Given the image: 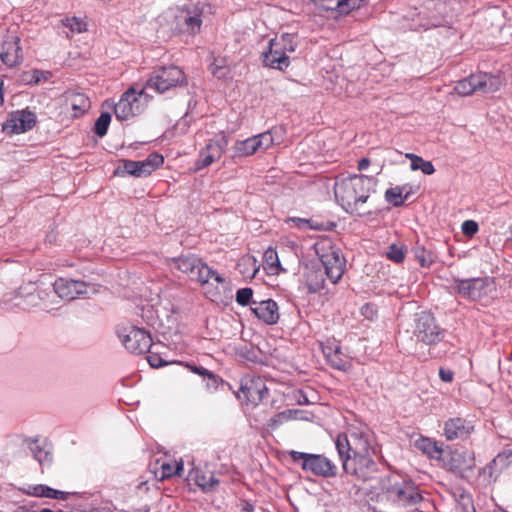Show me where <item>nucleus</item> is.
Wrapping results in <instances>:
<instances>
[{"label":"nucleus","instance_id":"1","mask_svg":"<svg viewBox=\"0 0 512 512\" xmlns=\"http://www.w3.org/2000/svg\"><path fill=\"white\" fill-rule=\"evenodd\" d=\"M377 179L366 175H353L337 180L334 195L337 203L351 215L363 217L371 214L367 202L375 193Z\"/></svg>","mask_w":512,"mask_h":512},{"label":"nucleus","instance_id":"2","mask_svg":"<svg viewBox=\"0 0 512 512\" xmlns=\"http://www.w3.org/2000/svg\"><path fill=\"white\" fill-rule=\"evenodd\" d=\"M372 441L371 430L366 425H357L351 426L346 433L339 434L335 440V447L339 458L376 453Z\"/></svg>","mask_w":512,"mask_h":512},{"label":"nucleus","instance_id":"3","mask_svg":"<svg viewBox=\"0 0 512 512\" xmlns=\"http://www.w3.org/2000/svg\"><path fill=\"white\" fill-rule=\"evenodd\" d=\"M298 37L295 34L283 33L269 40L268 47L262 52L261 58L265 67L284 71L290 66L289 53L295 52Z\"/></svg>","mask_w":512,"mask_h":512},{"label":"nucleus","instance_id":"4","mask_svg":"<svg viewBox=\"0 0 512 512\" xmlns=\"http://www.w3.org/2000/svg\"><path fill=\"white\" fill-rule=\"evenodd\" d=\"M453 289L465 299L479 301L484 304L497 297L496 283L491 277L455 279Z\"/></svg>","mask_w":512,"mask_h":512},{"label":"nucleus","instance_id":"5","mask_svg":"<svg viewBox=\"0 0 512 512\" xmlns=\"http://www.w3.org/2000/svg\"><path fill=\"white\" fill-rule=\"evenodd\" d=\"M174 267L187 274L190 279L196 280L202 285L214 279L217 283L223 284L225 279L215 270L210 268L201 258L190 254L173 259Z\"/></svg>","mask_w":512,"mask_h":512},{"label":"nucleus","instance_id":"6","mask_svg":"<svg viewBox=\"0 0 512 512\" xmlns=\"http://www.w3.org/2000/svg\"><path fill=\"white\" fill-rule=\"evenodd\" d=\"M185 84L186 76L178 66H158L151 72L143 89H151L157 93H164Z\"/></svg>","mask_w":512,"mask_h":512},{"label":"nucleus","instance_id":"7","mask_svg":"<svg viewBox=\"0 0 512 512\" xmlns=\"http://www.w3.org/2000/svg\"><path fill=\"white\" fill-rule=\"evenodd\" d=\"M413 337L418 343L432 346L444 339L445 330L440 327L431 313L422 311L414 315Z\"/></svg>","mask_w":512,"mask_h":512},{"label":"nucleus","instance_id":"8","mask_svg":"<svg viewBox=\"0 0 512 512\" xmlns=\"http://www.w3.org/2000/svg\"><path fill=\"white\" fill-rule=\"evenodd\" d=\"M501 85L502 78L499 75L476 73L458 81L453 92L459 96H469L475 92L494 93Z\"/></svg>","mask_w":512,"mask_h":512},{"label":"nucleus","instance_id":"9","mask_svg":"<svg viewBox=\"0 0 512 512\" xmlns=\"http://www.w3.org/2000/svg\"><path fill=\"white\" fill-rule=\"evenodd\" d=\"M294 463L300 464L301 468L316 476L325 478L334 477L337 474L336 465L327 457L320 454H310L291 450L288 452Z\"/></svg>","mask_w":512,"mask_h":512},{"label":"nucleus","instance_id":"10","mask_svg":"<svg viewBox=\"0 0 512 512\" xmlns=\"http://www.w3.org/2000/svg\"><path fill=\"white\" fill-rule=\"evenodd\" d=\"M376 453H367L340 458L346 474L357 480L366 482L374 479L379 470V464L374 460Z\"/></svg>","mask_w":512,"mask_h":512},{"label":"nucleus","instance_id":"11","mask_svg":"<svg viewBox=\"0 0 512 512\" xmlns=\"http://www.w3.org/2000/svg\"><path fill=\"white\" fill-rule=\"evenodd\" d=\"M389 485L385 487L390 500L402 506H415L422 500L418 488L411 482L399 476L388 478Z\"/></svg>","mask_w":512,"mask_h":512},{"label":"nucleus","instance_id":"12","mask_svg":"<svg viewBox=\"0 0 512 512\" xmlns=\"http://www.w3.org/2000/svg\"><path fill=\"white\" fill-rule=\"evenodd\" d=\"M447 10V5L444 0H425L417 13V20L415 27H421L425 30L442 26L444 23V15Z\"/></svg>","mask_w":512,"mask_h":512},{"label":"nucleus","instance_id":"13","mask_svg":"<svg viewBox=\"0 0 512 512\" xmlns=\"http://www.w3.org/2000/svg\"><path fill=\"white\" fill-rule=\"evenodd\" d=\"M118 335L122 344L130 353L140 355L150 352L152 337L145 329L126 326L118 331Z\"/></svg>","mask_w":512,"mask_h":512},{"label":"nucleus","instance_id":"14","mask_svg":"<svg viewBox=\"0 0 512 512\" xmlns=\"http://www.w3.org/2000/svg\"><path fill=\"white\" fill-rule=\"evenodd\" d=\"M54 292L67 301L76 299L77 297H89L98 292L97 285L86 283L82 280H74L69 278H59L53 284Z\"/></svg>","mask_w":512,"mask_h":512},{"label":"nucleus","instance_id":"15","mask_svg":"<svg viewBox=\"0 0 512 512\" xmlns=\"http://www.w3.org/2000/svg\"><path fill=\"white\" fill-rule=\"evenodd\" d=\"M144 95V89L137 92L133 87L124 92L114 105V114L118 120H127L139 112V98Z\"/></svg>","mask_w":512,"mask_h":512},{"label":"nucleus","instance_id":"16","mask_svg":"<svg viewBox=\"0 0 512 512\" xmlns=\"http://www.w3.org/2000/svg\"><path fill=\"white\" fill-rule=\"evenodd\" d=\"M164 163V158L161 154L151 153L145 160L123 161V173L135 177H144L150 175L154 170L159 168Z\"/></svg>","mask_w":512,"mask_h":512},{"label":"nucleus","instance_id":"17","mask_svg":"<svg viewBox=\"0 0 512 512\" xmlns=\"http://www.w3.org/2000/svg\"><path fill=\"white\" fill-rule=\"evenodd\" d=\"M268 394L265 382L260 377H245L241 381L238 397L247 403L258 405Z\"/></svg>","mask_w":512,"mask_h":512},{"label":"nucleus","instance_id":"18","mask_svg":"<svg viewBox=\"0 0 512 512\" xmlns=\"http://www.w3.org/2000/svg\"><path fill=\"white\" fill-rule=\"evenodd\" d=\"M320 261L327 278L336 284L342 278L345 269V259L340 256L339 250L331 247L320 255Z\"/></svg>","mask_w":512,"mask_h":512},{"label":"nucleus","instance_id":"19","mask_svg":"<svg viewBox=\"0 0 512 512\" xmlns=\"http://www.w3.org/2000/svg\"><path fill=\"white\" fill-rule=\"evenodd\" d=\"M202 3L184 5L177 16L184 25V31L190 34L200 32L202 26V15L205 9Z\"/></svg>","mask_w":512,"mask_h":512},{"label":"nucleus","instance_id":"20","mask_svg":"<svg viewBox=\"0 0 512 512\" xmlns=\"http://www.w3.org/2000/svg\"><path fill=\"white\" fill-rule=\"evenodd\" d=\"M36 124L35 113L28 110L13 112L3 124V131L11 134H20L31 130Z\"/></svg>","mask_w":512,"mask_h":512},{"label":"nucleus","instance_id":"21","mask_svg":"<svg viewBox=\"0 0 512 512\" xmlns=\"http://www.w3.org/2000/svg\"><path fill=\"white\" fill-rule=\"evenodd\" d=\"M19 42L18 36L7 34L0 44V59L8 67H15L22 63L23 57Z\"/></svg>","mask_w":512,"mask_h":512},{"label":"nucleus","instance_id":"22","mask_svg":"<svg viewBox=\"0 0 512 512\" xmlns=\"http://www.w3.org/2000/svg\"><path fill=\"white\" fill-rule=\"evenodd\" d=\"M227 146L228 139L225 136L216 140H210L200 151L199 158L196 162L197 168L202 169L208 167L216 160H219Z\"/></svg>","mask_w":512,"mask_h":512},{"label":"nucleus","instance_id":"23","mask_svg":"<svg viewBox=\"0 0 512 512\" xmlns=\"http://www.w3.org/2000/svg\"><path fill=\"white\" fill-rule=\"evenodd\" d=\"M474 431L471 421L456 417L447 420L444 424V435L447 440L465 439Z\"/></svg>","mask_w":512,"mask_h":512},{"label":"nucleus","instance_id":"24","mask_svg":"<svg viewBox=\"0 0 512 512\" xmlns=\"http://www.w3.org/2000/svg\"><path fill=\"white\" fill-rule=\"evenodd\" d=\"M512 463V449H504L488 465L482 468L481 474L495 482L500 473Z\"/></svg>","mask_w":512,"mask_h":512},{"label":"nucleus","instance_id":"25","mask_svg":"<svg viewBox=\"0 0 512 512\" xmlns=\"http://www.w3.org/2000/svg\"><path fill=\"white\" fill-rule=\"evenodd\" d=\"M252 312L256 315V317L266 324L272 325L277 323L279 320V311L277 303L272 300H263V301H253Z\"/></svg>","mask_w":512,"mask_h":512},{"label":"nucleus","instance_id":"26","mask_svg":"<svg viewBox=\"0 0 512 512\" xmlns=\"http://www.w3.org/2000/svg\"><path fill=\"white\" fill-rule=\"evenodd\" d=\"M323 353L327 362L335 369L346 370L350 367L348 356L342 351L339 344L333 343L323 346Z\"/></svg>","mask_w":512,"mask_h":512},{"label":"nucleus","instance_id":"27","mask_svg":"<svg viewBox=\"0 0 512 512\" xmlns=\"http://www.w3.org/2000/svg\"><path fill=\"white\" fill-rule=\"evenodd\" d=\"M13 300H15V306L22 309H30L39 304L40 295L36 293L35 285L30 283L25 287H20L19 290L15 292Z\"/></svg>","mask_w":512,"mask_h":512},{"label":"nucleus","instance_id":"28","mask_svg":"<svg viewBox=\"0 0 512 512\" xmlns=\"http://www.w3.org/2000/svg\"><path fill=\"white\" fill-rule=\"evenodd\" d=\"M65 105L73 111V117L77 118L90 108L89 98L81 92L69 90L65 93Z\"/></svg>","mask_w":512,"mask_h":512},{"label":"nucleus","instance_id":"29","mask_svg":"<svg viewBox=\"0 0 512 512\" xmlns=\"http://www.w3.org/2000/svg\"><path fill=\"white\" fill-rule=\"evenodd\" d=\"M451 461L453 467L460 472L472 471L476 466L475 454L468 449L455 450L452 453Z\"/></svg>","mask_w":512,"mask_h":512},{"label":"nucleus","instance_id":"30","mask_svg":"<svg viewBox=\"0 0 512 512\" xmlns=\"http://www.w3.org/2000/svg\"><path fill=\"white\" fill-rule=\"evenodd\" d=\"M189 477L195 481L204 492L214 491L219 485V479L212 472H203L200 469H193Z\"/></svg>","mask_w":512,"mask_h":512},{"label":"nucleus","instance_id":"31","mask_svg":"<svg viewBox=\"0 0 512 512\" xmlns=\"http://www.w3.org/2000/svg\"><path fill=\"white\" fill-rule=\"evenodd\" d=\"M26 494L34 497H45L50 499L65 500L68 493L56 490L44 484L30 486Z\"/></svg>","mask_w":512,"mask_h":512},{"label":"nucleus","instance_id":"32","mask_svg":"<svg viewBox=\"0 0 512 512\" xmlns=\"http://www.w3.org/2000/svg\"><path fill=\"white\" fill-rule=\"evenodd\" d=\"M324 274L325 272H323L320 268L308 269V271L305 273V281L309 292L316 293L324 287Z\"/></svg>","mask_w":512,"mask_h":512},{"label":"nucleus","instance_id":"33","mask_svg":"<svg viewBox=\"0 0 512 512\" xmlns=\"http://www.w3.org/2000/svg\"><path fill=\"white\" fill-rule=\"evenodd\" d=\"M259 151L256 138L250 137L242 141H237L233 146L234 157H247Z\"/></svg>","mask_w":512,"mask_h":512},{"label":"nucleus","instance_id":"34","mask_svg":"<svg viewBox=\"0 0 512 512\" xmlns=\"http://www.w3.org/2000/svg\"><path fill=\"white\" fill-rule=\"evenodd\" d=\"M413 253L422 267H430L437 259V255L434 251L419 243H416L415 247L413 248Z\"/></svg>","mask_w":512,"mask_h":512},{"label":"nucleus","instance_id":"35","mask_svg":"<svg viewBox=\"0 0 512 512\" xmlns=\"http://www.w3.org/2000/svg\"><path fill=\"white\" fill-rule=\"evenodd\" d=\"M406 157L411 160L410 167L413 171L421 170L425 175H432L435 172L431 161H426L422 157L412 153H407Z\"/></svg>","mask_w":512,"mask_h":512},{"label":"nucleus","instance_id":"36","mask_svg":"<svg viewBox=\"0 0 512 512\" xmlns=\"http://www.w3.org/2000/svg\"><path fill=\"white\" fill-rule=\"evenodd\" d=\"M264 263L271 274H279L280 271H285L281 267L277 251L272 247L265 251Z\"/></svg>","mask_w":512,"mask_h":512},{"label":"nucleus","instance_id":"37","mask_svg":"<svg viewBox=\"0 0 512 512\" xmlns=\"http://www.w3.org/2000/svg\"><path fill=\"white\" fill-rule=\"evenodd\" d=\"M404 187L396 186L386 190L385 199L388 203L395 207L402 206L404 201L408 198V193L403 195Z\"/></svg>","mask_w":512,"mask_h":512},{"label":"nucleus","instance_id":"38","mask_svg":"<svg viewBox=\"0 0 512 512\" xmlns=\"http://www.w3.org/2000/svg\"><path fill=\"white\" fill-rule=\"evenodd\" d=\"M61 23L64 27L68 28L71 33H83L87 31V23L76 16L65 17L61 20Z\"/></svg>","mask_w":512,"mask_h":512},{"label":"nucleus","instance_id":"39","mask_svg":"<svg viewBox=\"0 0 512 512\" xmlns=\"http://www.w3.org/2000/svg\"><path fill=\"white\" fill-rule=\"evenodd\" d=\"M288 222L293 223V225L299 229H311L315 231H321L325 229V226L323 223H319L317 221H314L313 219H305V218H299V217H292L288 219Z\"/></svg>","mask_w":512,"mask_h":512},{"label":"nucleus","instance_id":"40","mask_svg":"<svg viewBox=\"0 0 512 512\" xmlns=\"http://www.w3.org/2000/svg\"><path fill=\"white\" fill-rule=\"evenodd\" d=\"M406 248L403 244L393 243L389 246L386 256L395 263H402L405 259Z\"/></svg>","mask_w":512,"mask_h":512},{"label":"nucleus","instance_id":"41","mask_svg":"<svg viewBox=\"0 0 512 512\" xmlns=\"http://www.w3.org/2000/svg\"><path fill=\"white\" fill-rule=\"evenodd\" d=\"M183 471V462L163 463L161 465L162 478H170L173 476H181Z\"/></svg>","mask_w":512,"mask_h":512},{"label":"nucleus","instance_id":"42","mask_svg":"<svg viewBox=\"0 0 512 512\" xmlns=\"http://www.w3.org/2000/svg\"><path fill=\"white\" fill-rule=\"evenodd\" d=\"M111 115L108 112H102L95 122L94 132L97 136L103 137L107 134Z\"/></svg>","mask_w":512,"mask_h":512},{"label":"nucleus","instance_id":"43","mask_svg":"<svg viewBox=\"0 0 512 512\" xmlns=\"http://www.w3.org/2000/svg\"><path fill=\"white\" fill-rule=\"evenodd\" d=\"M30 449L34 458L39 462L40 465H48L52 462L51 453L40 447L37 443H33Z\"/></svg>","mask_w":512,"mask_h":512},{"label":"nucleus","instance_id":"44","mask_svg":"<svg viewBox=\"0 0 512 512\" xmlns=\"http://www.w3.org/2000/svg\"><path fill=\"white\" fill-rule=\"evenodd\" d=\"M188 367L190 368V370L193 373L198 374L204 378H208L209 381L212 382V386H213L214 390H216L218 388L220 379L213 372H211L208 369L201 367V366L188 365Z\"/></svg>","mask_w":512,"mask_h":512},{"label":"nucleus","instance_id":"45","mask_svg":"<svg viewBox=\"0 0 512 512\" xmlns=\"http://www.w3.org/2000/svg\"><path fill=\"white\" fill-rule=\"evenodd\" d=\"M253 290L250 287L241 288L236 292V302L241 306L252 304Z\"/></svg>","mask_w":512,"mask_h":512},{"label":"nucleus","instance_id":"46","mask_svg":"<svg viewBox=\"0 0 512 512\" xmlns=\"http://www.w3.org/2000/svg\"><path fill=\"white\" fill-rule=\"evenodd\" d=\"M256 138L257 146L259 150H267L274 143V138L270 131L260 133L254 136Z\"/></svg>","mask_w":512,"mask_h":512},{"label":"nucleus","instance_id":"47","mask_svg":"<svg viewBox=\"0 0 512 512\" xmlns=\"http://www.w3.org/2000/svg\"><path fill=\"white\" fill-rule=\"evenodd\" d=\"M365 0H337L336 7L340 13H349L358 8Z\"/></svg>","mask_w":512,"mask_h":512},{"label":"nucleus","instance_id":"48","mask_svg":"<svg viewBox=\"0 0 512 512\" xmlns=\"http://www.w3.org/2000/svg\"><path fill=\"white\" fill-rule=\"evenodd\" d=\"M461 229L464 235L471 237L478 232L479 226L474 220H466L462 223Z\"/></svg>","mask_w":512,"mask_h":512},{"label":"nucleus","instance_id":"49","mask_svg":"<svg viewBox=\"0 0 512 512\" xmlns=\"http://www.w3.org/2000/svg\"><path fill=\"white\" fill-rule=\"evenodd\" d=\"M419 448L422 449L425 453L429 455H433L434 453H440L441 450L436 446V444L429 439H422L419 442Z\"/></svg>","mask_w":512,"mask_h":512},{"label":"nucleus","instance_id":"50","mask_svg":"<svg viewBox=\"0 0 512 512\" xmlns=\"http://www.w3.org/2000/svg\"><path fill=\"white\" fill-rule=\"evenodd\" d=\"M293 412L294 411H292V410H285V411L278 413L273 418H271L272 425H274V426L281 425L285 421L291 419Z\"/></svg>","mask_w":512,"mask_h":512},{"label":"nucleus","instance_id":"51","mask_svg":"<svg viewBox=\"0 0 512 512\" xmlns=\"http://www.w3.org/2000/svg\"><path fill=\"white\" fill-rule=\"evenodd\" d=\"M147 361L150 364V366L153 368H159V367H162L167 364L166 362L163 361V359L159 355H157L155 353H151V352L147 356Z\"/></svg>","mask_w":512,"mask_h":512},{"label":"nucleus","instance_id":"52","mask_svg":"<svg viewBox=\"0 0 512 512\" xmlns=\"http://www.w3.org/2000/svg\"><path fill=\"white\" fill-rule=\"evenodd\" d=\"M211 73H212L215 77H217V78L221 79V78L225 77V75H226V69H225L224 67H222V66H219V65H215V64H213V65L211 66Z\"/></svg>","mask_w":512,"mask_h":512},{"label":"nucleus","instance_id":"53","mask_svg":"<svg viewBox=\"0 0 512 512\" xmlns=\"http://www.w3.org/2000/svg\"><path fill=\"white\" fill-rule=\"evenodd\" d=\"M294 398L296 399L297 403L300 405L309 404V400L302 390H296L294 392Z\"/></svg>","mask_w":512,"mask_h":512},{"label":"nucleus","instance_id":"54","mask_svg":"<svg viewBox=\"0 0 512 512\" xmlns=\"http://www.w3.org/2000/svg\"><path fill=\"white\" fill-rule=\"evenodd\" d=\"M439 376L441 380L444 382H451L453 380V372L450 370H445L441 368L439 370Z\"/></svg>","mask_w":512,"mask_h":512},{"label":"nucleus","instance_id":"55","mask_svg":"<svg viewBox=\"0 0 512 512\" xmlns=\"http://www.w3.org/2000/svg\"><path fill=\"white\" fill-rule=\"evenodd\" d=\"M462 499L465 501L464 506L466 508V512H475L471 498L469 496L462 495Z\"/></svg>","mask_w":512,"mask_h":512},{"label":"nucleus","instance_id":"56","mask_svg":"<svg viewBox=\"0 0 512 512\" xmlns=\"http://www.w3.org/2000/svg\"><path fill=\"white\" fill-rule=\"evenodd\" d=\"M254 506L249 501L243 500L241 502V512H253Z\"/></svg>","mask_w":512,"mask_h":512},{"label":"nucleus","instance_id":"57","mask_svg":"<svg viewBox=\"0 0 512 512\" xmlns=\"http://www.w3.org/2000/svg\"><path fill=\"white\" fill-rule=\"evenodd\" d=\"M370 165V160L368 158H362L358 162V169L360 171L366 170Z\"/></svg>","mask_w":512,"mask_h":512},{"label":"nucleus","instance_id":"58","mask_svg":"<svg viewBox=\"0 0 512 512\" xmlns=\"http://www.w3.org/2000/svg\"><path fill=\"white\" fill-rule=\"evenodd\" d=\"M2 85H3V82L0 83V105H2L4 102V93H3Z\"/></svg>","mask_w":512,"mask_h":512},{"label":"nucleus","instance_id":"59","mask_svg":"<svg viewBox=\"0 0 512 512\" xmlns=\"http://www.w3.org/2000/svg\"><path fill=\"white\" fill-rule=\"evenodd\" d=\"M367 310H371V307L369 304H366L362 307V314L365 315V316H368L367 314Z\"/></svg>","mask_w":512,"mask_h":512},{"label":"nucleus","instance_id":"60","mask_svg":"<svg viewBox=\"0 0 512 512\" xmlns=\"http://www.w3.org/2000/svg\"><path fill=\"white\" fill-rule=\"evenodd\" d=\"M206 386L208 389H214L213 386H212V382L209 381V379L207 378V383H206Z\"/></svg>","mask_w":512,"mask_h":512},{"label":"nucleus","instance_id":"61","mask_svg":"<svg viewBox=\"0 0 512 512\" xmlns=\"http://www.w3.org/2000/svg\"><path fill=\"white\" fill-rule=\"evenodd\" d=\"M15 512H26L24 508H18Z\"/></svg>","mask_w":512,"mask_h":512},{"label":"nucleus","instance_id":"62","mask_svg":"<svg viewBox=\"0 0 512 512\" xmlns=\"http://www.w3.org/2000/svg\"><path fill=\"white\" fill-rule=\"evenodd\" d=\"M39 81H40V76H36V77H35V82L37 83V82H39Z\"/></svg>","mask_w":512,"mask_h":512}]
</instances>
